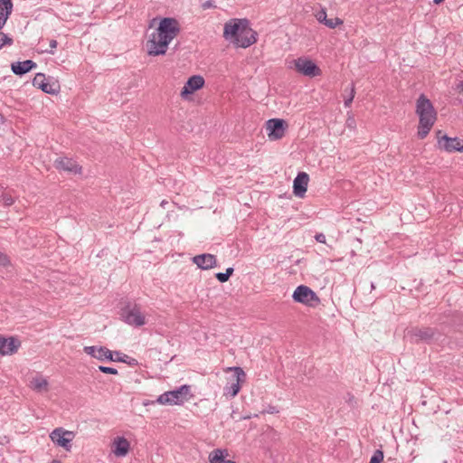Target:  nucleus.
Masks as SVG:
<instances>
[{"label":"nucleus","instance_id":"obj_1","mask_svg":"<svg viewBox=\"0 0 463 463\" xmlns=\"http://www.w3.org/2000/svg\"><path fill=\"white\" fill-rule=\"evenodd\" d=\"M180 25L173 17H164L157 28L149 35L146 47L149 56L165 54L169 43L179 34Z\"/></svg>","mask_w":463,"mask_h":463},{"label":"nucleus","instance_id":"obj_2","mask_svg":"<svg viewBox=\"0 0 463 463\" xmlns=\"http://www.w3.org/2000/svg\"><path fill=\"white\" fill-rule=\"evenodd\" d=\"M223 37L236 48L246 49L257 42L258 33L250 27L248 19L234 18L225 23Z\"/></svg>","mask_w":463,"mask_h":463},{"label":"nucleus","instance_id":"obj_3","mask_svg":"<svg viewBox=\"0 0 463 463\" xmlns=\"http://www.w3.org/2000/svg\"><path fill=\"white\" fill-rule=\"evenodd\" d=\"M416 114L419 116L417 135L420 139H424L437 119V112L431 101L424 94H420L417 99Z\"/></svg>","mask_w":463,"mask_h":463},{"label":"nucleus","instance_id":"obj_4","mask_svg":"<svg viewBox=\"0 0 463 463\" xmlns=\"http://www.w3.org/2000/svg\"><path fill=\"white\" fill-rule=\"evenodd\" d=\"M407 336L413 344L443 345L447 342L446 336L439 329L430 326L412 327L408 330Z\"/></svg>","mask_w":463,"mask_h":463},{"label":"nucleus","instance_id":"obj_5","mask_svg":"<svg viewBox=\"0 0 463 463\" xmlns=\"http://www.w3.org/2000/svg\"><path fill=\"white\" fill-rule=\"evenodd\" d=\"M121 305L119 316L122 321L136 327L142 326L146 324V317L142 314L141 307L138 304L125 301L122 302Z\"/></svg>","mask_w":463,"mask_h":463},{"label":"nucleus","instance_id":"obj_6","mask_svg":"<svg viewBox=\"0 0 463 463\" xmlns=\"http://www.w3.org/2000/svg\"><path fill=\"white\" fill-rule=\"evenodd\" d=\"M194 397L191 392V386L184 384L175 390L165 392L157 398L160 404L181 405Z\"/></svg>","mask_w":463,"mask_h":463},{"label":"nucleus","instance_id":"obj_7","mask_svg":"<svg viewBox=\"0 0 463 463\" xmlns=\"http://www.w3.org/2000/svg\"><path fill=\"white\" fill-rule=\"evenodd\" d=\"M292 298L295 302L310 307H316L320 304V298L309 287L299 285L294 290Z\"/></svg>","mask_w":463,"mask_h":463},{"label":"nucleus","instance_id":"obj_8","mask_svg":"<svg viewBox=\"0 0 463 463\" xmlns=\"http://www.w3.org/2000/svg\"><path fill=\"white\" fill-rule=\"evenodd\" d=\"M437 145L436 147L447 153L460 152L463 140L459 137H450L442 130L436 132Z\"/></svg>","mask_w":463,"mask_h":463},{"label":"nucleus","instance_id":"obj_9","mask_svg":"<svg viewBox=\"0 0 463 463\" xmlns=\"http://www.w3.org/2000/svg\"><path fill=\"white\" fill-rule=\"evenodd\" d=\"M294 65L296 71L305 76L317 77L322 74L321 69L312 60L306 57L294 60Z\"/></svg>","mask_w":463,"mask_h":463},{"label":"nucleus","instance_id":"obj_10","mask_svg":"<svg viewBox=\"0 0 463 463\" xmlns=\"http://www.w3.org/2000/svg\"><path fill=\"white\" fill-rule=\"evenodd\" d=\"M288 123L282 118H271L266 122L267 135L269 140L276 141L285 136Z\"/></svg>","mask_w":463,"mask_h":463},{"label":"nucleus","instance_id":"obj_11","mask_svg":"<svg viewBox=\"0 0 463 463\" xmlns=\"http://www.w3.org/2000/svg\"><path fill=\"white\" fill-rule=\"evenodd\" d=\"M74 437L75 434L73 431L66 430L63 428H56L50 434L52 441L67 451L71 450V441Z\"/></svg>","mask_w":463,"mask_h":463},{"label":"nucleus","instance_id":"obj_12","mask_svg":"<svg viewBox=\"0 0 463 463\" xmlns=\"http://www.w3.org/2000/svg\"><path fill=\"white\" fill-rule=\"evenodd\" d=\"M234 372V380L224 387V395L235 397L241 390V383L245 380V373L241 367L229 368Z\"/></svg>","mask_w":463,"mask_h":463},{"label":"nucleus","instance_id":"obj_13","mask_svg":"<svg viewBox=\"0 0 463 463\" xmlns=\"http://www.w3.org/2000/svg\"><path fill=\"white\" fill-rule=\"evenodd\" d=\"M21 346V342L14 336L5 337L0 335V354L1 355H11L15 354L19 347Z\"/></svg>","mask_w":463,"mask_h":463},{"label":"nucleus","instance_id":"obj_14","mask_svg":"<svg viewBox=\"0 0 463 463\" xmlns=\"http://www.w3.org/2000/svg\"><path fill=\"white\" fill-rule=\"evenodd\" d=\"M204 85V79L201 75H194L188 79L181 90V97L185 99L194 91L202 89Z\"/></svg>","mask_w":463,"mask_h":463},{"label":"nucleus","instance_id":"obj_15","mask_svg":"<svg viewBox=\"0 0 463 463\" xmlns=\"http://www.w3.org/2000/svg\"><path fill=\"white\" fill-rule=\"evenodd\" d=\"M83 350L87 354L99 361L114 360L113 352L105 346H85Z\"/></svg>","mask_w":463,"mask_h":463},{"label":"nucleus","instance_id":"obj_16","mask_svg":"<svg viewBox=\"0 0 463 463\" xmlns=\"http://www.w3.org/2000/svg\"><path fill=\"white\" fill-rule=\"evenodd\" d=\"M54 166L60 171L80 174L81 166L72 158L59 157L54 161Z\"/></svg>","mask_w":463,"mask_h":463},{"label":"nucleus","instance_id":"obj_17","mask_svg":"<svg viewBox=\"0 0 463 463\" xmlns=\"http://www.w3.org/2000/svg\"><path fill=\"white\" fill-rule=\"evenodd\" d=\"M308 181L309 176L305 172H299L295 177L293 181V193L297 197H304L307 189Z\"/></svg>","mask_w":463,"mask_h":463},{"label":"nucleus","instance_id":"obj_18","mask_svg":"<svg viewBox=\"0 0 463 463\" xmlns=\"http://www.w3.org/2000/svg\"><path fill=\"white\" fill-rule=\"evenodd\" d=\"M193 262L201 269H210L217 266L216 256L210 253H203L194 256Z\"/></svg>","mask_w":463,"mask_h":463},{"label":"nucleus","instance_id":"obj_19","mask_svg":"<svg viewBox=\"0 0 463 463\" xmlns=\"http://www.w3.org/2000/svg\"><path fill=\"white\" fill-rule=\"evenodd\" d=\"M33 85L47 94H55L58 91V86L55 84L48 83L46 81L45 75L41 72L34 76L33 80Z\"/></svg>","mask_w":463,"mask_h":463},{"label":"nucleus","instance_id":"obj_20","mask_svg":"<svg viewBox=\"0 0 463 463\" xmlns=\"http://www.w3.org/2000/svg\"><path fill=\"white\" fill-rule=\"evenodd\" d=\"M37 64L32 60L24 61H15L11 64L12 71L18 76H23L33 69L36 68Z\"/></svg>","mask_w":463,"mask_h":463},{"label":"nucleus","instance_id":"obj_21","mask_svg":"<svg viewBox=\"0 0 463 463\" xmlns=\"http://www.w3.org/2000/svg\"><path fill=\"white\" fill-rule=\"evenodd\" d=\"M130 448L129 441L124 437H117L113 441V453L117 457H125Z\"/></svg>","mask_w":463,"mask_h":463},{"label":"nucleus","instance_id":"obj_22","mask_svg":"<svg viewBox=\"0 0 463 463\" xmlns=\"http://www.w3.org/2000/svg\"><path fill=\"white\" fill-rule=\"evenodd\" d=\"M13 11L12 0H0V30L5 26Z\"/></svg>","mask_w":463,"mask_h":463},{"label":"nucleus","instance_id":"obj_23","mask_svg":"<svg viewBox=\"0 0 463 463\" xmlns=\"http://www.w3.org/2000/svg\"><path fill=\"white\" fill-rule=\"evenodd\" d=\"M228 452L226 449H214L209 455L210 463H235L233 460L227 459Z\"/></svg>","mask_w":463,"mask_h":463},{"label":"nucleus","instance_id":"obj_24","mask_svg":"<svg viewBox=\"0 0 463 463\" xmlns=\"http://www.w3.org/2000/svg\"><path fill=\"white\" fill-rule=\"evenodd\" d=\"M29 386L33 391L41 392L43 391H47L48 381L44 377L39 375V376L33 377L31 380Z\"/></svg>","mask_w":463,"mask_h":463},{"label":"nucleus","instance_id":"obj_25","mask_svg":"<svg viewBox=\"0 0 463 463\" xmlns=\"http://www.w3.org/2000/svg\"><path fill=\"white\" fill-rule=\"evenodd\" d=\"M113 356H114L113 361H115V362L126 363L132 366L137 365L138 364L137 359L132 358V357H130L125 354H122L118 351L114 352Z\"/></svg>","mask_w":463,"mask_h":463},{"label":"nucleus","instance_id":"obj_26","mask_svg":"<svg viewBox=\"0 0 463 463\" xmlns=\"http://www.w3.org/2000/svg\"><path fill=\"white\" fill-rule=\"evenodd\" d=\"M14 203L13 196L7 192H1L0 203L5 206H10Z\"/></svg>","mask_w":463,"mask_h":463},{"label":"nucleus","instance_id":"obj_27","mask_svg":"<svg viewBox=\"0 0 463 463\" xmlns=\"http://www.w3.org/2000/svg\"><path fill=\"white\" fill-rule=\"evenodd\" d=\"M14 40L6 33L0 32V50L5 45H12Z\"/></svg>","mask_w":463,"mask_h":463},{"label":"nucleus","instance_id":"obj_28","mask_svg":"<svg viewBox=\"0 0 463 463\" xmlns=\"http://www.w3.org/2000/svg\"><path fill=\"white\" fill-rule=\"evenodd\" d=\"M342 24H343V20L338 17H335V18H330V19L327 18L325 23V25L330 29H334L337 25H340Z\"/></svg>","mask_w":463,"mask_h":463},{"label":"nucleus","instance_id":"obj_29","mask_svg":"<svg viewBox=\"0 0 463 463\" xmlns=\"http://www.w3.org/2000/svg\"><path fill=\"white\" fill-rule=\"evenodd\" d=\"M9 266H11V261H10L9 257L5 253L0 251V270L2 269H6Z\"/></svg>","mask_w":463,"mask_h":463},{"label":"nucleus","instance_id":"obj_30","mask_svg":"<svg viewBox=\"0 0 463 463\" xmlns=\"http://www.w3.org/2000/svg\"><path fill=\"white\" fill-rule=\"evenodd\" d=\"M383 460V452L381 449H377L374 451V453L371 457L369 463H381Z\"/></svg>","mask_w":463,"mask_h":463},{"label":"nucleus","instance_id":"obj_31","mask_svg":"<svg viewBox=\"0 0 463 463\" xmlns=\"http://www.w3.org/2000/svg\"><path fill=\"white\" fill-rule=\"evenodd\" d=\"M99 370L101 373H109V374H118V370H117L116 368H113V367H109V366L99 365Z\"/></svg>","mask_w":463,"mask_h":463},{"label":"nucleus","instance_id":"obj_32","mask_svg":"<svg viewBox=\"0 0 463 463\" xmlns=\"http://www.w3.org/2000/svg\"><path fill=\"white\" fill-rule=\"evenodd\" d=\"M316 17L317 19V21L323 24H325L326 19H327V15H326V12L325 9H321L319 12H317V14H316Z\"/></svg>","mask_w":463,"mask_h":463},{"label":"nucleus","instance_id":"obj_33","mask_svg":"<svg viewBox=\"0 0 463 463\" xmlns=\"http://www.w3.org/2000/svg\"><path fill=\"white\" fill-rule=\"evenodd\" d=\"M354 98V87L352 85L351 90H350V96L345 99L344 105L345 108L350 107L351 103L353 102V99Z\"/></svg>","mask_w":463,"mask_h":463},{"label":"nucleus","instance_id":"obj_34","mask_svg":"<svg viewBox=\"0 0 463 463\" xmlns=\"http://www.w3.org/2000/svg\"><path fill=\"white\" fill-rule=\"evenodd\" d=\"M215 278L222 283H224L229 280V277L224 272L216 273Z\"/></svg>","mask_w":463,"mask_h":463},{"label":"nucleus","instance_id":"obj_35","mask_svg":"<svg viewBox=\"0 0 463 463\" xmlns=\"http://www.w3.org/2000/svg\"><path fill=\"white\" fill-rule=\"evenodd\" d=\"M57 45H58L57 41L54 40V39H52L50 41V50H46L45 52L50 53V54H53L54 53V49L57 48Z\"/></svg>","mask_w":463,"mask_h":463},{"label":"nucleus","instance_id":"obj_36","mask_svg":"<svg viewBox=\"0 0 463 463\" xmlns=\"http://www.w3.org/2000/svg\"><path fill=\"white\" fill-rule=\"evenodd\" d=\"M315 239L317 242L326 243V236L324 233H317Z\"/></svg>","mask_w":463,"mask_h":463},{"label":"nucleus","instance_id":"obj_37","mask_svg":"<svg viewBox=\"0 0 463 463\" xmlns=\"http://www.w3.org/2000/svg\"><path fill=\"white\" fill-rule=\"evenodd\" d=\"M202 6H203V9H209V8H212V7H213V1L208 0V1L204 2V3L202 5Z\"/></svg>","mask_w":463,"mask_h":463},{"label":"nucleus","instance_id":"obj_38","mask_svg":"<svg viewBox=\"0 0 463 463\" xmlns=\"http://www.w3.org/2000/svg\"><path fill=\"white\" fill-rule=\"evenodd\" d=\"M234 272V269L230 267V268H227L226 269V271L224 273H226V275L230 278Z\"/></svg>","mask_w":463,"mask_h":463},{"label":"nucleus","instance_id":"obj_39","mask_svg":"<svg viewBox=\"0 0 463 463\" xmlns=\"http://www.w3.org/2000/svg\"><path fill=\"white\" fill-rule=\"evenodd\" d=\"M269 413H277L278 412V410H276L275 407H269V410L267 411Z\"/></svg>","mask_w":463,"mask_h":463},{"label":"nucleus","instance_id":"obj_40","mask_svg":"<svg viewBox=\"0 0 463 463\" xmlns=\"http://www.w3.org/2000/svg\"><path fill=\"white\" fill-rule=\"evenodd\" d=\"M166 204H168V202H167V201H165V200H163V201L161 202V203H160V205H161L163 208H165Z\"/></svg>","mask_w":463,"mask_h":463},{"label":"nucleus","instance_id":"obj_41","mask_svg":"<svg viewBox=\"0 0 463 463\" xmlns=\"http://www.w3.org/2000/svg\"><path fill=\"white\" fill-rule=\"evenodd\" d=\"M444 0H433V3L436 4V5H439L440 3H442Z\"/></svg>","mask_w":463,"mask_h":463},{"label":"nucleus","instance_id":"obj_42","mask_svg":"<svg viewBox=\"0 0 463 463\" xmlns=\"http://www.w3.org/2000/svg\"><path fill=\"white\" fill-rule=\"evenodd\" d=\"M51 463H61L60 460L53 459Z\"/></svg>","mask_w":463,"mask_h":463},{"label":"nucleus","instance_id":"obj_43","mask_svg":"<svg viewBox=\"0 0 463 463\" xmlns=\"http://www.w3.org/2000/svg\"><path fill=\"white\" fill-rule=\"evenodd\" d=\"M460 152H463V141H462V145H461Z\"/></svg>","mask_w":463,"mask_h":463},{"label":"nucleus","instance_id":"obj_44","mask_svg":"<svg viewBox=\"0 0 463 463\" xmlns=\"http://www.w3.org/2000/svg\"><path fill=\"white\" fill-rule=\"evenodd\" d=\"M371 288H372L373 289L375 288L373 283H372V284H371Z\"/></svg>","mask_w":463,"mask_h":463},{"label":"nucleus","instance_id":"obj_45","mask_svg":"<svg viewBox=\"0 0 463 463\" xmlns=\"http://www.w3.org/2000/svg\"><path fill=\"white\" fill-rule=\"evenodd\" d=\"M460 86H461V89H462V90H463V80L461 81Z\"/></svg>","mask_w":463,"mask_h":463},{"label":"nucleus","instance_id":"obj_46","mask_svg":"<svg viewBox=\"0 0 463 463\" xmlns=\"http://www.w3.org/2000/svg\"><path fill=\"white\" fill-rule=\"evenodd\" d=\"M3 120V116L0 114V121Z\"/></svg>","mask_w":463,"mask_h":463}]
</instances>
